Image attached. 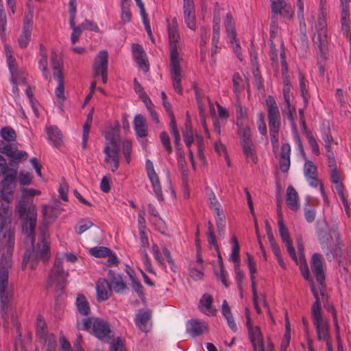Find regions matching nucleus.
<instances>
[{
	"mask_svg": "<svg viewBox=\"0 0 351 351\" xmlns=\"http://www.w3.org/2000/svg\"><path fill=\"white\" fill-rule=\"evenodd\" d=\"M15 239L12 221H0V302L2 318L8 322L13 318L14 288L9 282V269L12 266Z\"/></svg>",
	"mask_w": 351,
	"mask_h": 351,
	"instance_id": "1",
	"label": "nucleus"
},
{
	"mask_svg": "<svg viewBox=\"0 0 351 351\" xmlns=\"http://www.w3.org/2000/svg\"><path fill=\"white\" fill-rule=\"evenodd\" d=\"M36 221H24L22 225V233L26 237V243H29L32 249L25 252L23 258L22 267L25 269L27 266L30 269L36 268L39 262L47 263L51 258V241L48 232V221H44L39 230L38 243H34L35 227Z\"/></svg>",
	"mask_w": 351,
	"mask_h": 351,
	"instance_id": "2",
	"label": "nucleus"
},
{
	"mask_svg": "<svg viewBox=\"0 0 351 351\" xmlns=\"http://www.w3.org/2000/svg\"><path fill=\"white\" fill-rule=\"evenodd\" d=\"M312 40L317 52V61L319 64V71L322 75H324V69L322 63L324 62L326 58L328 38L327 23L323 12L321 16H319L317 21L315 24Z\"/></svg>",
	"mask_w": 351,
	"mask_h": 351,
	"instance_id": "3",
	"label": "nucleus"
},
{
	"mask_svg": "<svg viewBox=\"0 0 351 351\" xmlns=\"http://www.w3.org/2000/svg\"><path fill=\"white\" fill-rule=\"evenodd\" d=\"M269 132L273 151L276 152L279 146L278 134L280 126V114L276 102L272 96H268L266 99Z\"/></svg>",
	"mask_w": 351,
	"mask_h": 351,
	"instance_id": "4",
	"label": "nucleus"
},
{
	"mask_svg": "<svg viewBox=\"0 0 351 351\" xmlns=\"http://www.w3.org/2000/svg\"><path fill=\"white\" fill-rule=\"evenodd\" d=\"M316 229L320 245L326 258L331 261L335 258L334 254L330 250L333 244V237L339 239V234L336 229L330 228L327 221H317Z\"/></svg>",
	"mask_w": 351,
	"mask_h": 351,
	"instance_id": "5",
	"label": "nucleus"
},
{
	"mask_svg": "<svg viewBox=\"0 0 351 351\" xmlns=\"http://www.w3.org/2000/svg\"><path fill=\"white\" fill-rule=\"evenodd\" d=\"M80 329L91 330L92 334L104 342H108L113 337V332L107 321L100 318H86Z\"/></svg>",
	"mask_w": 351,
	"mask_h": 351,
	"instance_id": "6",
	"label": "nucleus"
},
{
	"mask_svg": "<svg viewBox=\"0 0 351 351\" xmlns=\"http://www.w3.org/2000/svg\"><path fill=\"white\" fill-rule=\"evenodd\" d=\"M63 259L57 256L53 268L47 279V287L55 286L58 290H63L66 286V278L69 275L67 271L62 268Z\"/></svg>",
	"mask_w": 351,
	"mask_h": 351,
	"instance_id": "7",
	"label": "nucleus"
},
{
	"mask_svg": "<svg viewBox=\"0 0 351 351\" xmlns=\"http://www.w3.org/2000/svg\"><path fill=\"white\" fill-rule=\"evenodd\" d=\"M51 61L53 66V75L55 80L58 81V86L55 89V94L59 101L60 106L65 99L64 95V78L62 71V66L58 59V55L55 51L51 53Z\"/></svg>",
	"mask_w": 351,
	"mask_h": 351,
	"instance_id": "8",
	"label": "nucleus"
},
{
	"mask_svg": "<svg viewBox=\"0 0 351 351\" xmlns=\"http://www.w3.org/2000/svg\"><path fill=\"white\" fill-rule=\"evenodd\" d=\"M313 323L315 327L317 339L319 341H331L329 335V328L327 322L324 319L322 312L319 311V308H313V313H311Z\"/></svg>",
	"mask_w": 351,
	"mask_h": 351,
	"instance_id": "9",
	"label": "nucleus"
},
{
	"mask_svg": "<svg viewBox=\"0 0 351 351\" xmlns=\"http://www.w3.org/2000/svg\"><path fill=\"white\" fill-rule=\"evenodd\" d=\"M108 53L106 50L100 51L93 63L94 77L101 76L102 82L106 84L108 79Z\"/></svg>",
	"mask_w": 351,
	"mask_h": 351,
	"instance_id": "10",
	"label": "nucleus"
},
{
	"mask_svg": "<svg viewBox=\"0 0 351 351\" xmlns=\"http://www.w3.org/2000/svg\"><path fill=\"white\" fill-rule=\"evenodd\" d=\"M119 147L114 136L110 139L106 145L104 152L106 154L105 162L109 165L112 171H115L119 167Z\"/></svg>",
	"mask_w": 351,
	"mask_h": 351,
	"instance_id": "11",
	"label": "nucleus"
},
{
	"mask_svg": "<svg viewBox=\"0 0 351 351\" xmlns=\"http://www.w3.org/2000/svg\"><path fill=\"white\" fill-rule=\"evenodd\" d=\"M16 210L21 219H36L37 217L35 206L28 199L19 201Z\"/></svg>",
	"mask_w": 351,
	"mask_h": 351,
	"instance_id": "12",
	"label": "nucleus"
},
{
	"mask_svg": "<svg viewBox=\"0 0 351 351\" xmlns=\"http://www.w3.org/2000/svg\"><path fill=\"white\" fill-rule=\"evenodd\" d=\"M171 77L174 90L180 95L182 94L181 86V71L180 63L181 58H171Z\"/></svg>",
	"mask_w": 351,
	"mask_h": 351,
	"instance_id": "13",
	"label": "nucleus"
},
{
	"mask_svg": "<svg viewBox=\"0 0 351 351\" xmlns=\"http://www.w3.org/2000/svg\"><path fill=\"white\" fill-rule=\"evenodd\" d=\"M168 35L170 47V58H179L177 50V43L180 38L178 30L177 21L176 18L172 20L171 23L168 24Z\"/></svg>",
	"mask_w": 351,
	"mask_h": 351,
	"instance_id": "14",
	"label": "nucleus"
},
{
	"mask_svg": "<svg viewBox=\"0 0 351 351\" xmlns=\"http://www.w3.org/2000/svg\"><path fill=\"white\" fill-rule=\"evenodd\" d=\"M311 267L317 281L321 286H323L325 274L324 270V258L320 254L314 253L312 255Z\"/></svg>",
	"mask_w": 351,
	"mask_h": 351,
	"instance_id": "15",
	"label": "nucleus"
},
{
	"mask_svg": "<svg viewBox=\"0 0 351 351\" xmlns=\"http://www.w3.org/2000/svg\"><path fill=\"white\" fill-rule=\"evenodd\" d=\"M246 326L254 351H258V348L261 347L264 344L261 329L258 326H253L252 325L249 316L247 317Z\"/></svg>",
	"mask_w": 351,
	"mask_h": 351,
	"instance_id": "16",
	"label": "nucleus"
},
{
	"mask_svg": "<svg viewBox=\"0 0 351 351\" xmlns=\"http://www.w3.org/2000/svg\"><path fill=\"white\" fill-rule=\"evenodd\" d=\"M146 169L149 180L152 182L154 191L159 201L163 200L161 186L158 176L154 171L153 163L151 160H146Z\"/></svg>",
	"mask_w": 351,
	"mask_h": 351,
	"instance_id": "17",
	"label": "nucleus"
},
{
	"mask_svg": "<svg viewBox=\"0 0 351 351\" xmlns=\"http://www.w3.org/2000/svg\"><path fill=\"white\" fill-rule=\"evenodd\" d=\"M184 21L189 28L196 29V19L193 0H184L183 5Z\"/></svg>",
	"mask_w": 351,
	"mask_h": 351,
	"instance_id": "18",
	"label": "nucleus"
},
{
	"mask_svg": "<svg viewBox=\"0 0 351 351\" xmlns=\"http://www.w3.org/2000/svg\"><path fill=\"white\" fill-rule=\"evenodd\" d=\"M36 334L40 342L42 343L49 341L51 336L56 337L53 334L48 332L46 322L40 315H38L36 317Z\"/></svg>",
	"mask_w": 351,
	"mask_h": 351,
	"instance_id": "19",
	"label": "nucleus"
},
{
	"mask_svg": "<svg viewBox=\"0 0 351 351\" xmlns=\"http://www.w3.org/2000/svg\"><path fill=\"white\" fill-rule=\"evenodd\" d=\"M271 10L275 14H279L282 16L291 19L293 15V10L290 5L284 0H271Z\"/></svg>",
	"mask_w": 351,
	"mask_h": 351,
	"instance_id": "20",
	"label": "nucleus"
},
{
	"mask_svg": "<svg viewBox=\"0 0 351 351\" xmlns=\"http://www.w3.org/2000/svg\"><path fill=\"white\" fill-rule=\"evenodd\" d=\"M278 228L280 237L282 241L285 243L287 252H289L291 258L295 262H297V256L295 252V249L292 245L288 229L285 227L283 221H278Z\"/></svg>",
	"mask_w": 351,
	"mask_h": 351,
	"instance_id": "21",
	"label": "nucleus"
},
{
	"mask_svg": "<svg viewBox=\"0 0 351 351\" xmlns=\"http://www.w3.org/2000/svg\"><path fill=\"white\" fill-rule=\"evenodd\" d=\"M97 299L98 301L107 300L112 293V287L108 280L99 278L96 283Z\"/></svg>",
	"mask_w": 351,
	"mask_h": 351,
	"instance_id": "22",
	"label": "nucleus"
},
{
	"mask_svg": "<svg viewBox=\"0 0 351 351\" xmlns=\"http://www.w3.org/2000/svg\"><path fill=\"white\" fill-rule=\"evenodd\" d=\"M350 0H341V29L343 34H346L350 42H351V33H350L349 3Z\"/></svg>",
	"mask_w": 351,
	"mask_h": 351,
	"instance_id": "23",
	"label": "nucleus"
},
{
	"mask_svg": "<svg viewBox=\"0 0 351 351\" xmlns=\"http://www.w3.org/2000/svg\"><path fill=\"white\" fill-rule=\"evenodd\" d=\"M132 49L136 63L144 72L147 73L149 69V65L145 51L138 44H132Z\"/></svg>",
	"mask_w": 351,
	"mask_h": 351,
	"instance_id": "24",
	"label": "nucleus"
},
{
	"mask_svg": "<svg viewBox=\"0 0 351 351\" xmlns=\"http://www.w3.org/2000/svg\"><path fill=\"white\" fill-rule=\"evenodd\" d=\"M291 146L289 143H283L280 148L279 157V168L282 173H287L290 167Z\"/></svg>",
	"mask_w": 351,
	"mask_h": 351,
	"instance_id": "25",
	"label": "nucleus"
},
{
	"mask_svg": "<svg viewBox=\"0 0 351 351\" xmlns=\"http://www.w3.org/2000/svg\"><path fill=\"white\" fill-rule=\"evenodd\" d=\"M304 174L311 186L317 187L319 185V182L317 178V167L312 161L306 160L304 167Z\"/></svg>",
	"mask_w": 351,
	"mask_h": 351,
	"instance_id": "26",
	"label": "nucleus"
},
{
	"mask_svg": "<svg viewBox=\"0 0 351 351\" xmlns=\"http://www.w3.org/2000/svg\"><path fill=\"white\" fill-rule=\"evenodd\" d=\"M108 276L112 290L114 292L121 293L126 289V285L121 274H117L112 270H110L108 273Z\"/></svg>",
	"mask_w": 351,
	"mask_h": 351,
	"instance_id": "27",
	"label": "nucleus"
},
{
	"mask_svg": "<svg viewBox=\"0 0 351 351\" xmlns=\"http://www.w3.org/2000/svg\"><path fill=\"white\" fill-rule=\"evenodd\" d=\"M16 169L14 170V172L10 175H4V178L1 181V186L2 189L1 191L0 196H5V197H10L13 196V185L14 184V181L16 176Z\"/></svg>",
	"mask_w": 351,
	"mask_h": 351,
	"instance_id": "28",
	"label": "nucleus"
},
{
	"mask_svg": "<svg viewBox=\"0 0 351 351\" xmlns=\"http://www.w3.org/2000/svg\"><path fill=\"white\" fill-rule=\"evenodd\" d=\"M207 330L208 325L204 321L191 319L186 324V330L192 337L199 336Z\"/></svg>",
	"mask_w": 351,
	"mask_h": 351,
	"instance_id": "29",
	"label": "nucleus"
},
{
	"mask_svg": "<svg viewBox=\"0 0 351 351\" xmlns=\"http://www.w3.org/2000/svg\"><path fill=\"white\" fill-rule=\"evenodd\" d=\"M64 210L58 201H53L51 204L43 207V213L45 219L61 217Z\"/></svg>",
	"mask_w": 351,
	"mask_h": 351,
	"instance_id": "30",
	"label": "nucleus"
},
{
	"mask_svg": "<svg viewBox=\"0 0 351 351\" xmlns=\"http://www.w3.org/2000/svg\"><path fill=\"white\" fill-rule=\"evenodd\" d=\"M213 299L210 294L205 293L199 301V309L201 312L208 316L216 315V309L213 307Z\"/></svg>",
	"mask_w": 351,
	"mask_h": 351,
	"instance_id": "31",
	"label": "nucleus"
},
{
	"mask_svg": "<svg viewBox=\"0 0 351 351\" xmlns=\"http://www.w3.org/2000/svg\"><path fill=\"white\" fill-rule=\"evenodd\" d=\"M152 312L149 310H140L135 317V324L138 328L144 332L149 331L147 322L150 319Z\"/></svg>",
	"mask_w": 351,
	"mask_h": 351,
	"instance_id": "32",
	"label": "nucleus"
},
{
	"mask_svg": "<svg viewBox=\"0 0 351 351\" xmlns=\"http://www.w3.org/2000/svg\"><path fill=\"white\" fill-rule=\"evenodd\" d=\"M134 128L136 135L144 138L148 134L146 120L142 114H137L134 120Z\"/></svg>",
	"mask_w": 351,
	"mask_h": 351,
	"instance_id": "33",
	"label": "nucleus"
},
{
	"mask_svg": "<svg viewBox=\"0 0 351 351\" xmlns=\"http://www.w3.org/2000/svg\"><path fill=\"white\" fill-rule=\"evenodd\" d=\"M48 139L52 142L54 146L59 147L63 139L62 134L56 126H49L46 128Z\"/></svg>",
	"mask_w": 351,
	"mask_h": 351,
	"instance_id": "34",
	"label": "nucleus"
},
{
	"mask_svg": "<svg viewBox=\"0 0 351 351\" xmlns=\"http://www.w3.org/2000/svg\"><path fill=\"white\" fill-rule=\"evenodd\" d=\"M13 200V196H0V219H8L11 216L10 203Z\"/></svg>",
	"mask_w": 351,
	"mask_h": 351,
	"instance_id": "35",
	"label": "nucleus"
},
{
	"mask_svg": "<svg viewBox=\"0 0 351 351\" xmlns=\"http://www.w3.org/2000/svg\"><path fill=\"white\" fill-rule=\"evenodd\" d=\"M299 197L296 190L292 186H289L286 191V203L292 210L298 208Z\"/></svg>",
	"mask_w": 351,
	"mask_h": 351,
	"instance_id": "36",
	"label": "nucleus"
},
{
	"mask_svg": "<svg viewBox=\"0 0 351 351\" xmlns=\"http://www.w3.org/2000/svg\"><path fill=\"white\" fill-rule=\"evenodd\" d=\"M75 14L76 12H74V10H72V13H69V25L72 29V33L71 35V41L73 45H74L79 39L82 32V29L81 27L77 25H75Z\"/></svg>",
	"mask_w": 351,
	"mask_h": 351,
	"instance_id": "37",
	"label": "nucleus"
},
{
	"mask_svg": "<svg viewBox=\"0 0 351 351\" xmlns=\"http://www.w3.org/2000/svg\"><path fill=\"white\" fill-rule=\"evenodd\" d=\"M75 304L78 312L82 315H88L90 313L89 304L85 296L78 294L76 298Z\"/></svg>",
	"mask_w": 351,
	"mask_h": 351,
	"instance_id": "38",
	"label": "nucleus"
},
{
	"mask_svg": "<svg viewBox=\"0 0 351 351\" xmlns=\"http://www.w3.org/2000/svg\"><path fill=\"white\" fill-rule=\"evenodd\" d=\"M183 137L184 140L185 145L188 148H189L191 144L193 143V132L192 130L191 121L189 120V117H187L184 130L182 131Z\"/></svg>",
	"mask_w": 351,
	"mask_h": 351,
	"instance_id": "39",
	"label": "nucleus"
},
{
	"mask_svg": "<svg viewBox=\"0 0 351 351\" xmlns=\"http://www.w3.org/2000/svg\"><path fill=\"white\" fill-rule=\"evenodd\" d=\"M225 27L228 37L230 40V43H233V40H235V36H237L234 27V23L232 16L230 14H227L225 20Z\"/></svg>",
	"mask_w": 351,
	"mask_h": 351,
	"instance_id": "40",
	"label": "nucleus"
},
{
	"mask_svg": "<svg viewBox=\"0 0 351 351\" xmlns=\"http://www.w3.org/2000/svg\"><path fill=\"white\" fill-rule=\"evenodd\" d=\"M241 146L247 161H252L254 163H256L257 158L254 154V148L252 142H244L243 144H241Z\"/></svg>",
	"mask_w": 351,
	"mask_h": 351,
	"instance_id": "41",
	"label": "nucleus"
},
{
	"mask_svg": "<svg viewBox=\"0 0 351 351\" xmlns=\"http://www.w3.org/2000/svg\"><path fill=\"white\" fill-rule=\"evenodd\" d=\"M209 200L210 208L215 214V217L219 218L220 219L225 218L223 210L213 193L210 195Z\"/></svg>",
	"mask_w": 351,
	"mask_h": 351,
	"instance_id": "42",
	"label": "nucleus"
},
{
	"mask_svg": "<svg viewBox=\"0 0 351 351\" xmlns=\"http://www.w3.org/2000/svg\"><path fill=\"white\" fill-rule=\"evenodd\" d=\"M243 122H237L238 126V135L241 138V144H243L244 142L251 143V134L250 130L247 126H243Z\"/></svg>",
	"mask_w": 351,
	"mask_h": 351,
	"instance_id": "43",
	"label": "nucleus"
},
{
	"mask_svg": "<svg viewBox=\"0 0 351 351\" xmlns=\"http://www.w3.org/2000/svg\"><path fill=\"white\" fill-rule=\"evenodd\" d=\"M178 167H179L180 173L182 174V179L183 184L186 187V184H187V179H188V178H187L188 169L186 166V162L185 160V158L181 154H179L178 155Z\"/></svg>",
	"mask_w": 351,
	"mask_h": 351,
	"instance_id": "44",
	"label": "nucleus"
},
{
	"mask_svg": "<svg viewBox=\"0 0 351 351\" xmlns=\"http://www.w3.org/2000/svg\"><path fill=\"white\" fill-rule=\"evenodd\" d=\"M130 0H121V21L125 24L128 23L131 20V12L130 10Z\"/></svg>",
	"mask_w": 351,
	"mask_h": 351,
	"instance_id": "45",
	"label": "nucleus"
},
{
	"mask_svg": "<svg viewBox=\"0 0 351 351\" xmlns=\"http://www.w3.org/2000/svg\"><path fill=\"white\" fill-rule=\"evenodd\" d=\"M5 53H6V58H7V62L8 65L10 69V75H14V72L18 71L17 69V64L16 61L14 58H13L12 55V51L10 47L8 45H5Z\"/></svg>",
	"mask_w": 351,
	"mask_h": 351,
	"instance_id": "46",
	"label": "nucleus"
},
{
	"mask_svg": "<svg viewBox=\"0 0 351 351\" xmlns=\"http://www.w3.org/2000/svg\"><path fill=\"white\" fill-rule=\"evenodd\" d=\"M232 241V252L230 258L232 261L236 264L239 265V245L237 239L235 236H232L231 239Z\"/></svg>",
	"mask_w": 351,
	"mask_h": 351,
	"instance_id": "47",
	"label": "nucleus"
},
{
	"mask_svg": "<svg viewBox=\"0 0 351 351\" xmlns=\"http://www.w3.org/2000/svg\"><path fill=\"white\" fill-rule=\"evenodd\" d=\"M0 136L8 142L14 141L16 138L15 131L10 127H4L1 130Z\"/></svg>",
	"mask_w": 351,
	"mask_h": 351,
	"instance_id": "48",
	"label": "nucleus"
},
{
	"mask_svg": "<svg viewBox=\"0 0 351 351\" xmlns=\"http://www.w3.org/2000/svg\"><path fill=\"white\" fill-rule=\"evenodd\" d=\"M40 59L38 60V67L43 72V76L45 80L49 82L51 81V76L49 71L48 70L47 65V56H40Z\"/></svg>",
	"mask_w": 351,
	"mask_h": 351,
	"instance_id": "49",
	"label": "nucleus"
},
{
	"mask_svg": "<svg viewBox=\"0 0 351 351\" xmlns=\"http://www.w3.org/2000/svg\"><path fill=\"white\" fill-rule=\"evenodd\" d=\"M89 252L95 257H106L110 254V250L105 247H94L90 249Z\"/></svg>",
	"mask_w": 351,
	"mask_h": 351,
	"instance_id": "50",
	"label": "nucleus"
},
{
	"mask_svg": "<svg viewBox=\"0 0 351 351\" xmlns=\"http://www.w3.org/2000/svg\"><path fill=\"white\" fill-rule=\"evenodd\" d=\"M208 242L210 246H213L215 249H217V241L215 236L214 226L211 223V221H208Z\"/></svg>",
	"mask_w": 351,
	"mask_h": 351,
	"instance_id": "51",
	"label": "nucleus"
},
{
	"mask_svg": "<svg viewBox=\"0 0 351 351\" xmlns=\"http://www.w3.org/2000/svg\"><path fill=\"white\" fill-rule=\"evenodd\" d=\"M6 24V15L3 10L2 0H0V36L1 38H3L5 36Z\"/></svg>",
	"mask_w": 351,
	"mask_h": 351,
	"instance_id": "52",
	"label": "nucleus"
},
{
	"mask_svg": "<svg viewBox=\"0 0 351 351\" xmlns=\"http://www.w3.org/2000/svg\"><path fill=\"white\" fill-rule=\"evenodd\" d=\"M31 36V30L23 29L22 33L19 38V45L21 48H25L29 43Z\"/></svg>",
	"mask_w": 351,
	"mask_h": 351,
	"instance_id": "53",
	"label": "nucleus"
},
{
	"mask_svg": "<svg viewBox=\"0 0 351 351\" xmlns=\"http://www.w3.org/2000/svg\"><path fill=\"white\" fill-rule=\"evenodd\" d=\"M152 254L154 259L158 263L160 267H161L162 269H166V265L162 257V254L160 252L158 247L156 244L152 245Z\"/></svg>",
	"mask_w": 351,
	"mask_h": 351,
	"instance_id": "54",
	"label": "nucleus"
},
{
	"mask_svg": "<svg viewBox=\"0 0 351 351\" xmlns=\"http://www.w3.org/2000/svg\"><path fill=\"white\" fill-rule=\"evenodd\" d=\"M306 136L308 140V144L312 149L313 152L315 155L318 156L319 154V145H318L315 138H314L313 134L309 131H306Z\"/></svg>",
	"mask_w": 351,
	"mask_h": 351,
	"instance_id": "55",
	"label": "nucleus"
},
{
	"mask_svg": "<svg viewBox=\"0 0 351 351\" xmlns=\"http://www.w3.org/2000/svg\"><path fill=\"white\" fill-rule=\"evenodd\" d=\"M93 226L91 221H81L75 226V231L77 234H82Z\"/></svg>",
	"mask_w": 351,
	"mask_h": 351,
	"instance_id": "56",
	"label": "nucleus"
},
{
	"mask_svg": "<svg viewBox=\"0 0 351 351\" xmlns=\"http://www.w3.org/2000/svg\"><path fill=\"white\" fill-rule=\"evenodd\" d=\"M17 150V147L11 144H3L0 147V152L8 156L10 158Z\"/></svg>",
	"mask_w": 351,
	"mask_h": 351,
	"instance_id": "57",
	"label": "nucleus"
},
{
	"mask_svg": "<svg viewBox=\"0 0 351 351\" xmlns=\"http://www.w3.org/2000/svg\"><path fill=\"white\" fill-rule=\"evenodd\" d=\"M28 154L25 151H19L18 149L15 152V153L10 158L11 162L17 163L23 160H27Z\"/></svg>",
	"mask_w": 351,
	"mask_h": 351,
	"instance_id": "58",
	"label": "nucleus"
},
{
	"mask_svg": "<svg viewBox=\"0 0 351 351\" xmlns=\"http://www.w3.org/2000/svg\"><path fill=\"white\" fill-rule=\"evenodd\" d=\"M79 26L81 27L82 31L84 29H88V30L95 32H99V27L97 25V24L95 23H94L93 21H88V20H85L81 24H80Z\"/></svg>",
	"mask_w": 351,
	"mask_h": 351,
	"instance_id": "59",
	"label": "nucleus"
},
{
	"mask_svg": "<svg viewBox=\"0 0 351 351\" xmlns=\"http://www.w3.org/2000/svg\"><path fill=\"white\" fill-rule=\"evenodd\" d=\"M12 82L13 84H23L26 80V75L23 71H16L14 75H11Z\"/></svg>",
	"mask_w": 351,
	"mask_h": 351,
	"instance_id": "60",
	"label": "nucleus"
},
{
	"mask_svg": "<svg viewBox=\"0 0 351 351\" xmlns=\"http://www.w3.org/2000/svg\"><path fill=\"white\" fill-rule=\"evenodd\" d=\"M160 141L163 145V146L165 147L167 152L169 154H171L172 152V148L170 143V138L169 137V135L166 132H162L160 134Z\"/></svg>",
	"mask_w": 351,
	"mask_h": 351,
	"instance_id": "61",
	"label": "nucleus"
},
{
	"mask_svg": "<svg viewBox=\"0 0 351 351\" xmlns=\"http://www.w3.org/2000/svg\"><path fill=\"white\" fill-rule=\"evenodd\" d=\"M132 149L131 142L129 141H124L122 144L123 154L125 158L126 162L130 163V153Z\"/></svg>",
	"mask_w": 351,
	"mask_h": 351,
	"instance_id": "62",
	"label": "nucleus"
},
{
	"mask_svg": "<svg viewBox=\"0 0 351 351\" xmlns=\"http://www.w3.org/2000/svg\"><path fill=\"white\" fill-rule=\"evenodd\" d=\"M190 276L194 279L195 280H199L202 278L204 276L203 269L202 267L195 268L192 267L189 271Z\"/></svg>",
	"mask_w": 351,
	"mask_h": 351,
	"instance_id": "63",
	"label": "nucleus"
},
{
	"mask_svg": "<svg viewBox=\"0 0 351 351\" xmlns=\"http://www.w3.org/2000/svg\"><path fill=\"white\" fill-rule=\"evenodd\" d=\"M110 351H126L121 340L118 338L112 341L110 346Z\"/></svg>",
	"mask_w": 351,
	"mask_h": 351,
	"instance_id": "64",
	"label": "nucleus"
}]
</instances>
